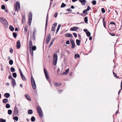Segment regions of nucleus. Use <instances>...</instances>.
I'll use <instances>...</instances> for the list:
<instances>
[{"label":"nucleus","instance_id":"obj_10","mask_svg":"<svg viewBox=\"0 0 122 122\" xmlns=\"http://www.w3.org/2000/svg\"><path fill=\"white\" fill-rule=\"evenodd\" d=\"M11 85L14 87L15 85H16L15 80L13 78H11Z\"/></svg>","mask_w":122,"mask_h":122},{"label":"nucleus","instance_id":"obj_33","mask_svg":"<svg viewBox=\"0 0 122 122\" xmlns=\"http://www.w3.org/2000/svg\"><path fill=\"white\" fill-rule=\"evenodd\" d=\"M25 21V16H23L22 17V23H23Z\"/></svg>","mask_w":122,"mask_h":122},{"label":"nucleus","instance_id":"obj_56","mask_svg":"<svg viewBox=\"0 0 122 122\" xmlns=\"http://www.w3.org/2000/svg\"><path fill=\"white\" fill-rule=\"evenodd\" d=\"M53 0H51L50 1V4L49 7V9H50V7L51 6V4L52 3V1Z\"/></svg>","mask_w":122,"mask_h":122},{"label":"nucleus","instance_id":"obj_4","mask_svg":"<svg viewBox=\"0 0 122 122\" xmlns=\"http://www.w3.org/2000/svg\"><path fill=\"white\" fill-rule=\"evenodd\" d=\"M18 115H19V111L17 107L15 106L13 116V117L15 115L18 116Z\"/></svg>","mask_w":122,"mask_h":122},{"label":"nucleus","instance_id":"obj_37","mask_svg":"<svg viewBox=\"0 0 122 122\" xmlns=\"http://www.w3.org/2000/svg\"><path fill=\"white\" fill-rule=\"evenodd\" d=\"M31 39L33 41H35V36L32 35V37H31Z\"/></svg>","mask_w":122,"mask_h":122},{"label":"nucleus","instance_id":"obj_55","mask_svg":"<svg viewBox=\"0 0 122 122\" xmlns=\"http://www.w3.org/2000/svg\"><path fill=\"white\" fill-rule=\"evenodd\" d=\"M87 11L86 10H84L83 11V13L84 14H86L87 13Z\"/></svg>","mask_w":122,"mask_h":122},{"label":"nucleus","instance_id":"obj_60","mask_svg":"<svg viewBox=\"0 0 122 122\" xmlns=\"http://www.w3.org/2000/svg\"><path fill=\"white\" fill-rule=\"evenodd\" d=\"M66 44H70V42L69 40H68L66 41Z\"/></svg>","mask_w":122,"mask_h":122},{"label":"nucleus","instance_id":"obj_18","mask_svg":"<svg viewBox=\"0 0 122 122\" xmlns=\"http://www.w3.org/2000/svg\"><path fill=\"white\" fill-rule=\"evenodd\" d=\"M10 95L9 93H6L4 94V96L6 98H8L10 97Z\"/></svg>","mask_w":122,"mask_h":122},{"label":"nucleus","instance_id":"obj_51","mask_svg":"<svg viewBox=\"0 0 122 122\" xmlns=\"http://www.w3.org/2000/svg\"><path fill=\"white\" fill-rule=\"evenodd\" d=\"M53 43V42H52V41H51V42L50 43L49 45V46H48L49 48H50L52 44Z\"/></svg>","mask_w":122,"mask_h":122},{"label":"nucleus","instance_id":"obj_57","mask_svg":"<svg viewBox=\"0 0 122 122\" xmlns=\"http://www.w3.org/2000/svg\"><path fill=\"white\" fill-rule=\"evenodd\" d=\"M113 75H114V76L115 77L117 78H118L117 77V75L114 72H113Z\"/></svg>","mask_w":122,"mask_h":122},{"label":"nucleus","instance_id":"obj_3","mask_svg":"<svg viewBox=\"0 0 122 122\" xmlns=\"http://www.w3.org/2000/svg\"><path fill=\"white\" fill-rule=\"evenodd\" d=\"M57 60V55L56 54H54L53 55V64L56 65Z\"/></svg>","mask_w":122,"mask_h":122},{"label":"nucleus","instance_id":"obj_14","mask_svg":"<svg viewBox=\"0 0 122 122\" xmlns=\"http://www.w3.org/2000/svg\"><path fill=\"white\" fill-rule=\"evenodd\" d=\"M25 96L26 99L29 101H30L31 99L29 95L28 94H26L25 95Z\"/></svg>","mask_w":122,"mask_h":122},{"label":"nucleus","instance_id":"obj_17","mask_svg":"<svg viewBox=\"0 0 122 122\" xmlns=\"http://www.w3.org/2000/svg\"><path fill=\"white\" fill-rule=\"evenodd\" d=\"M30 76L31 84H35L36 83L33 77L32 76Z\"/></svg>","mask_w":122,"mask_h":122},{"label":"nucleus","instance_id":"obj_28","mask_svg":"<svg viewBox=\"0 0 122 122\" xmlns=\"http://www.w3.org/2000/svg\"><path fill=\"white\" fill-rule=\"evenodd\" d=\"M32 88L33 89H35L36 88V84H31Z\"/></svg>","mask_w":122,"mask_h":122},{"label":"nucleus","instance_id":"obj_45","mask_svg":"<svg viewBox=\"0 0 122 122\" xmlns=\"http://www.w3.org/2000/svg\"><path fill=\"white\" fill-rule=\"evenodd\" d=\"M57 24L56 22H55L54 23L53 25V26H52L53 27V28H55L57 26Z\"/></svg>","mask_w":122,"mask_h":122},{"label":"nucleus","instance_id":"obj_42","mask_svg":"<svg viewBox=\"0 0 122 122\" xmlns=\"http://www.w3.org/2000/svg\"><path fill=\"white\" fill-rule=\"evenodd\" d=\"M86 35L87 36H91V33L90 32H89V31H88L87 32H86Z\"/></svg>","mask_w":122,"mask_h":122},{"label":"nucleus","instance_id":"obj_54","mask_svg":"<svg viewBox=\"0 0 122 122\" xmlns=\"http://www.w3.org/2000/svg\"><path fill=\"white\" fill-rule=\"evenodd\" d=\"M109 34L112 36H114L115 35V34L114 33H110V32H109Z\"/></svg>","mask_w":122,"mask_h":122},{"label":"nucleus","instance_id":"obj_38","mask_svg":"<svg viewBox=\"0 0 122 122\" xmlns=\"http://www.w3.org/2000/svg\"><path fill=\"white\" fill-rule=\"evenodd\" d=\"M17 75V74L16 72L13 73H12L13 76L15 78L16 77Z\"/></svg>","mask_w":122,"mask_h":122},{"label":"nucleus","instance_id":"obj_2","mask_svg":"<svg viewBox=\"0 0 122 122\" xmlns=\"http://www.w3.org/2000/svg\"><path fill=\"white\" fill-rule=\"evenodd\" d=\"M36 109L39 116L41 118H42L43 116V114L41 107L39 106H37L36 107Z\"/></svg>","mask_w":122,"mask_h":122},{"label":"nucleus","instance_id":"obj_29","mask_svg":"<svg viewBox=\"0 0 122 122\" xmlns=\"http://www.w3.org/2000/svg\"><path fill=\"white\" fill-rule=\"evenodd\" d=\"M33 44L31 40L29 41V47H31L32 46Z\"/></svg>","mask_w":122,"mask_h":122},{"label":"nucleus","instance_id":"obj_20","mask_svg":"<svg viewBox=\"0 0 122 122\" xmlns=\"http://www.w3.org/2000/svg\"><path fill=\"white\" fill-rule=\"evenodd\" d=\"M81 42L80 40L78 39H76V42L77 45L78 46H79L80 45V43Z\"/></svg>","mask_w":122,"mask_h":122},{"label":"nucleus","instance_id":"obj_48","mask_svg":"<svg viewBox=\"0 0 122 122\" xmlns=\"http://www.w3.org/2000/svg\"><path fill=\"white\" fill-rule=\"evenodd\" d=\"M28 30V27L26 25L24 28V30L25 32H26Z\"/></svg>","mask_w":122,"mask_h":122},{"label":"nucleus","instance_id":"obj_49","mask_svg":"<svg viewBox=\"0 0 122 122\" xmlns=\"http://www.w3.org/2000/svg\"><path fill=\"white\" fill-rule=\"evenodd\" d=\"M70 42H71V44H74L75 43L74 41L72 39H70Z\"/></svg>","mask_w":122,"mask_h":122},{"label":"nucleus","instance_id":"obj_61","mask_svg":"<svg viewBox=\"0 0 122 122\" xmlns=\"http://www.w3.org/2000/svg\"><path fill=\"white\" fill-rule=\"evenodd\" d=\"M21 77L22 79L23 80L25 81V77L24 76H21Z\"/></svg>","mask_w":122,"mask_h":122},{"label":"nucleus","instance_id":"obj_50","mask_svg":"<svg viewBox=\"0 0 122 122\" xmlns=\"http://www.w3.org/2000/svg\"><path fill=\"white\" fill-rule=\"evenodd\" d=\"M101 11L103 13H104L105 12V9L103 8H102L101 9Z\"/></svg>","mask_w":122,"mask_h":122},{"label":"nucleus","instance_id":"obj_11","mask_svg":"<svg viewBox=\"0 0 122 122\" xmlns=\"http://www.w3.org/2000/svg\"><path fill=\"white\" fill-rule=\"evenodd\" d=\"M21 46L20 42L19 40H18L17 42L16 47L17 48L19 49Z\"/></svg>","mask_w":122,"mask_h":122},{"label":"nucleus","instance_id":"obj_26","mask_svg":"<svg viewBox=\"0 0 122 122\" xmlns=\"http://www.w3.org/2000/svg\"><path fill=\"white\" fill-rule=\"evenodd\" d=\"M61 26V25L60 24H59L57 28V29L56 30V34H57V32L58 31L60 27Z\"/></svg>","mask_w":122,"mask_h":122},{"label":"nucleus","instance_id":"obj_31","mask_svg":"<svg viewBox=\"0 0 122 122\" xmlns=\"http://www.w3.org/2000/svg\"><path fill=\"white\" fill-rule=\"evenodd\" d=\"M13 119H14V120H15L16 121H17L18 119V117L17 116H15V117H14L13 118Z\"/></svg>","mask_w":122,"mask_h":122},{"label":"nucleus","instance_id":"obj_40","mask_svg":"<svg viewBox=\"0 0 122 122\" xmlns=\"http://www.w3.org/2000/svg\"><path fill=\"white\" fill-rule=\"evenodd\" d=\"M12 113V111L11 110H8V113L9 115H11Z\"/></svg>","mask_w":122,"mask_h":122},{"label":"nucleus","instance_id":"obj_7","mask_svg":"<svg viewBox=\"0 0 122 122\" xmlns=\"http://www.w3.org/2000/svg\"><path fill=\"white\" fill-rule=\"evenodd\" d=\"M20 4L19 3L18 1L16 2L15 5V10H18V9H20Z\"/></svg>","mask_w":122,"mask_h":122},{"label":"nucleus","instance_id":"obj_47","mask_svg":"<svg viewBox=\"0 0 122 122\" xmlns=\"http://www.w3.org/2000/svg\"><path fill=\"white\" fill-rule=\"evenodd\" d=\"M5 5H2L1 6V9L3 10L5 9Z\"/></svg>","mask_w":122,"mask_h":122},{"label":"nucleus","instance_id":"obj_64","mask_svg":"<svg viewBox=\"0 0 122 122\" xmlns=\"http://www.w3.org/2000/svg\"><path fill=\"white\" fill-rule=\"evenodd\" d=\"M66 10L69 12H71L72 11V10L70 8H69L67 9Z\"/></svg>","mask_w":122,"mask_h":122},{"label":"nucleus","instance_id":"obj_23","mask_svg":"<svg viewBox=\"0 0 122 122\" xmlns=\"http://www.w3.org/2000/svg\"><path fill=\"white\" fill-rule=\"evenodd\" d=\"M105 17L102 20L103 22V25L104 27L106 29H107L106 27V24L105 23Z\"/></svg>","mask_w":122,"mask_h":122},{"label":"nucleus","instance_id":"obj_25","mask_svg":"<svg viewBox=\"0 0 122 122\" xmlns=\"http://www.w3.org/2000/svg\"><path fill=\"white\" fill-rule=\"evenodd\" d=\"M88 17L87 16L85 17L84 18V21L85 23H88Z\"/></svg>","mask_w":122,"mask_h":122},{"label":"nucleus","instance_id":"obj_6","mask_svg":"<svg viewBox=\"0 0 122 122\" xmlns=\"http://www.w3.org/2000/svg\"><path fill=\"white\" fill-rule=\"evenodd\" d=\"M29 21L28 23H31L32 18V13L31 12H30L28 14Z\"/></svg>","mask_w":122,"mask_h":122},{"label":"nucleus","instance_id":"obj_9","mask_svg":"<svg viewBox=\"0 0 122 122\" xmlns=\"http://www.w3.org/2000/svg\"><path fill=\"white\" fill-rule=\"evenodd\" d=\"M48 12L47 13V16L46 17V25H45V35L46 34V28L47 27V23H48Z\"/></svg>","mask_w":122,"mask_h":122},{"label":"nucleus","instance_id":"obj_24","mask_svg":"<svg viewBox=\"0 0 122 122\" xmlns=\"http://www.w3.org/2000/svg\"><path fill=\"white\" fill-rule=\"evenodd\" d=\"M9 28L10 30L11 31H13L14 30V28L11 25H10L9 27Z\"/></svg>","mask_w":122,"mask_h":122},{"label":"nucleus","instance_id":"obj_15","mask_svg":"<svg viewBox=\"0 0 122 122\" xmlns=\"http://www.w3.org/2000/svg\"><path fill=\"white\" fill-rule=\"evenodd\" d=\"M54 85L56 86L59 87L61 85V84L60 82H54Z\"/></svg>","mask_w":122,"mask_h":122},{"label":"nucleus","instance_id":"obj_39","mask_svg":"<svg viewBox=\"0 0 122 122\" xmlns=\"http://www.w3.org/2000/svg\"><path fill=\"white\" fill-rule=\"evenodd\" d=\"M10 70L11 72H15V68L13 67H11L10 68Z\"/></svg>","mask_w":122,"mask_h":122},{"label":"nucleus","instance_id":"obj_5","mask_svg":"<svg viewBox=\"0 0 122 122\" xmlns=\"http://www.w3.org/2000/svg\"><path fill=\"white\" fill-rule=\"evenodd\" d=\"M116 25H109L108 26V29L110 30H114L116 28Z\"/></svg>","mask_w":122,"mask_h":122},{"label":"nucleus","instance_id":"obj_43","mask_svg":"<svg viewBox=\"0 0 122 122\" xmlns=\"http://www.w3.org/2000/svg\"><path fill=\"white\" fill-rule=\"evenodd\" d=\"M66 6V5L64 3H62L61 5V8H63L65 7Z\"/></svg>","mask_w":122,"mask_h":122},{"label":"nucleus","instance_id":"obj_63","mask_svg":"<svg viewBox=\"0 0 122 122\" xmlns=\"http://www.w3.org/2000/svg\"><path fill=\"white\" fill-rule=\"evenodd\" d=\"M55 28H53V27L52 26V28L51 29V31H55Z\"/></svg>","mask_w":122,"mask_h":122},{"label":"nucleus","instance_id":"obj_13","mask_svg":"<svg viewBox=\"0 0 122 122\" xmlns=\"http://www.w3.org/2000/svg\"><path fill=\"white\" fill-rule=\"evenodd\" d=\"M79 1L81 3L82 5H85L86 2V0H79Z\"/></svg>","mask_w":122,"mask_h":122},{"label":"nucleus","instance_id":"obj_8","mask_svg":"<svg viewBox=\"0 0 122 122\" xmlns=\"http://www.w3.org/2000/svg\"><path fill=\"white\" fill-rule=\"evenodd\" d=\"M44 71L45 76L46 77L47 80H48L49 79V77H48V72L46 70L45 68L44 69Z\"/></svg>","mask_w":122,"mask_h":122},{"label":"nucleus","instance_id":"obj_19","mask_svg":"<svg viewBox=\"0 0 122 122\" xmlns=\"http://www.w3.org/2000/svg\"><path fill=\"white\" fill-rule=\"evenodd\" d=\"M65 36L66 37H68L70 38H72L73 37L72 35L70 33H66L65 34Z\"/></svg>","mask_w":122,"mask_h":122},{"label":"nucleus","instance_id":"obj_44","mask_svg":"<svg viewBox=\"0 0 122 122\" xmlns=\"http://www.w3.org/2000/svg\"><path fill=\"white\" fill-rule=\"evenodd\" d=\"M9 64L10 65H12L13 63V61L12 60H10L9 61Z\"/></svg>","mask_w":122,"mask_h":122},{"label":"nucleus","instance_id":"obj_46","mask_svg":"<svg viewBox=\"0 0 122 122\" xmlns=\"http://www.w3.org/2000/svg\"><path fill=\"white\" fill-rule=\"evenodd\" d=\"M92 4L94 5L96 4V1L95 0H94L92 1Z\"/></svg>","mask_w":122,"mask_h":122},{"label":"nucleus","instance_id":"obj_59","mask_svg":"<svg viewBox=\"0 0 122 122\" xmlns=\"http://www.w3.org/2000/svg\"><path fill=\"white\" fill-rule=\"evenodd\" d=\"M118 110L116 112V114H118L119 113V104H118Z\"/></svg>","mask_w":122,"mask_h":122},{"label":"nucleus","instance_id":"obj_35","mask_svg":"<svg viewBox=\"0 0 122 122\" xmlns=\"http://www.w3.org/2000/svg\"><path fill=\"white\" fill-rule=\"evenodd\" d=\"M13 35L14 37L15 38L17 36V33H16L13 32Z\"/></svg>","mask_w":122,"mask_h":122},{"label":"nucleus","instance_id":"obj_34","mask_svg":"<svg viewBox=\"0 0 122 122\" xmlns=\"http://www.w3.org/2000/svg\"><path fill=\"white\" fill-rule=\"evenodd\" d=\"M30 52V54L32 56H33V51L32 50H31V49H29Z\"/></svg>","mask_w":122,"mask_h":122},{"label":"nucleus","instance_id":"obj_52","mask_svg":"<svg viewBox=\"0 0 122 122\" xmlns=\"http://www.w3.org/2000/svg\"><path fill=\"white\" fill-rule=\"evenodd\" d=\"M91 9V8L89 6H88L87 7V8L86 10L87 11H88L90 9Z\"/></svg>","mask_w":122,"mask_h":122},{"label":"nucleus","instance_id":"obj_12","mask_svg":"<svg viewBox=\"0 0 122 122\" xmlns=\"http://www.w3.org/2000/svg\"><path fill=\"white\" fill-rule=\"evenodd\" d=\"M79 28L78 27L74 26L70 28V30L71 31H76Z\"/></svg>","mask_w":122,"mask_h":122},{"label":"nucleus","instance_id":"obj_21","mask_svg":"<svg viewBox=\"0 0 122 122\" xmlns=\"http://www.w3.org/2000/svg\"><path fill=\"white\" fill-rule=\"evenodd\" d=\"M69 69L68 68L65 71V72H64L62 74L63 75H66L69 72Z\"/></svg>","mask_w":122,"mask_h":122},{"label":"nucleus","instance_id":"obj_27","mask_svg":"<svg viewBox=\"0 0 122 122\" xmlns=\"http://www.w3.org/2000/svg\"><path fill=\"white\" fill-rule=\"evenodd\" d=\"M28 113L29 114H31L32 113L33 111L31 109H29L28 111Z\"/></svg>","mask_w":122,"mask_h":122},{"label":"nucleus","instance_id":"obj_36","mask_svg":"<svg viewBox=\"0 0 122 122\" xmlns=\"http://www.w3.org/2000/svg\"><path fill=\"white\" fill-rule=\"evenodd\" d=\"M10 107V105L9 103L6 104L5 106V107L7 108H9Z\"/></svg>","mask_w":122,"mask_h":122},{"label":"nucleus","instance_id":"obj_1","mask_svg":"<svg viewBox=\"0 0 122 122\" xmlns=\"http://www.w3.org/2000/svg\"><path fill=\"white\" fill-rule=\"evenodd\" d=\"M0 22L4 24L5 27H7L8 22L5 19L2 17H0Z\"/></svg>","mask_w":122,"mask_h":122},{"label":"nucleus","instance_id":"obj_62","mask_svg":"<svg viewBox=\"0 0 122 122\" xmlns=\"http://www.w3.org/2000/svg\"><path fill=\"white\" fill-rule=\"evenodd\" d=\"M57 12H56L55 13V14L54 15V16L56 18L57 17Z\"/></svg>","mask_w":122,"mask_h":122},{"label":"nucleus","instance_id":"obj_16","mask_svg":"<svg viewBox=\"0 0 122 122\" xmlns=\"http://www.w3.org/2000/svg\"><path fill=\"white\" fill-rule=\"evenodd\" d=\"M29 49H31V50L33 51H35L36 50V46H32L31 47H29Z\"/></svg>","mask_w":122,"mask_h":122},{"label":"nucleus","instance_id":"obj_41","mask_svg":"<svg viewBox=\"0 0 122 122\" xmlns=\"http://www.w3.org/2000/svg\"><path fill=\"white\" fill-rule=\"evenodd\" d=\"M6 120L5 119H3L2 118L0 119V122H6Z\"/></svg>","mask_w":122,"mask_h":122},{"label":"nucleus","instance_id":"obj_32","mask_svg":"<svg viewBox=\"0 0 122 122\" xmlns=\"http://www.w3.org/2000/svg\"><path fill=\"white\" fill-rule=\"evenodd\" d=\"M80 56L78 54H76L74 56V58L76 59L77 58H79Z\"/></svg>","mask_w":122,"mask_h":122},{"label":"nucleus","instance_id":"obj_22","mask_svg":"<svg viewBox=\"0 0 122 122\" xmlns=\"http://www.w3.org/2000/svg\"><path fill=\"white\" fill-rule=\"evenodd\" d=\"M4 103H6L8 102V100L7 98L4 99L2 101Z\"/></svg>","mask_w":122,"mask_h":122},{"label":"nucleus","instance_id":"obj_30","mask_svg":"<svg viewBox=\"0 0 122 122\" xmlns=\"http://www.w3.org/2000/svg\"><path fill=\"white\" fill-rule=\"evenodd\" d=\"M30 119L32 122H34L35 121V118L34 116H32Z\"/></svg>","mask_w":122,"mask_h":122},{"label":"nucleus","instance_id":"obj_53","mask_svg":"<svg viewBox=\"0 0 122 122\" xmlns=\"http://www.w3.org/2000/svg\"><path fill=\"white\" fill-rule=\"evenodd\" d=\"M71 47L73 49L75 47V43L72 44Z\"/></svg>","mask_w":122,"mask_h":122},{"label":"nucleus","instance_id":"obj_58","mask_svg":"<svg viewBox=\"0 0 122 122\" xmlns=\"http://www.w3.org/2000/svg\"><path fill=\"white\" fill-rule=\"evenodd\" d=\"M50 37H51V35L50 33H49L47 35L46 37L47 38H50Z\"/></svg>","mask_w":122,"mask_h":122}]
</instances>
